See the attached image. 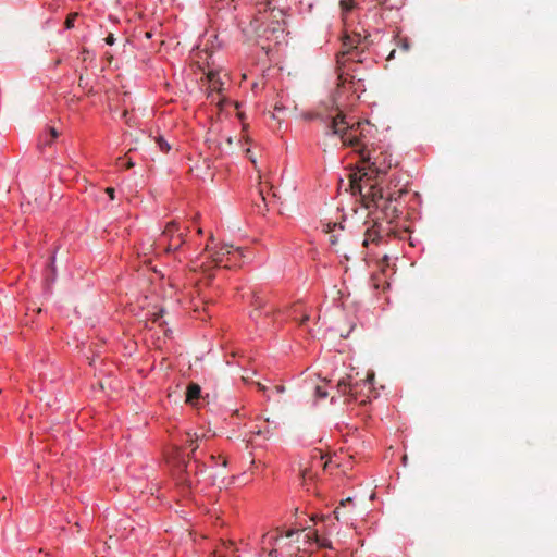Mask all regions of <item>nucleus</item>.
I'll use <instances>...</instances> for the list:
<instances>
[{
	"label": "nucleus",
	"instance_id": "1",
	"mask_svg": "<svg viewBox=\"0 0 557 557\" xmlns=\"http://www.w3.org/2000/svg\"><path fill=\"white\" fill-rule=\"evenodd\" d=\"M344 36L342 50L336 55L337 87L334 94L315 110L326 132L337 135L344 146L363 153L370 138L371 125L368 120L355 121L347 112L355 106L363 91L362 78L357 77L358 66L372 62L370 33L359 22L355 24V0H341Z\"/></svg>",
	"mask_w": 557,
	"mask_h": 557
},
{
	"label": "nucleus",
	"instance_id": "2",
	"mask_svg": "<svg viewBox=\"0 0 557 557\" xmlns=\"http://www.w3.org/2000/svg\"><path fill=\"white\" fill-rule=\"evenodd\" d=\"M391 164H377L368 157L360 168L350 174V190L359 196L366 208L373 207L374 212L364 221L362 245H379L386 242L392 232L391 222L401 215L407 207L418 202V194L409 188L408 175L393 171L387 182L382 177Z\"/></svg>",
	"mask_w": 557,
	"mask_h": 557
},
{
	"label": "nucleus",
	"instance_id": "3",
	"mask_svg": "<svg viewBox=\"0 0 557 557\" xmlns=\"http://www.w3.org/2000/svg\"><path fill=\"white\" fill-rule=\"evenodd\" d=\"M202 236L200 227L191 233L187 226L171 221L164 226L157 245L168 253L173 252L180 262H187L190 271L202 270L209 278L215 276L212 273L214 269L231 270L245 262L246 255L240 247L219 243L212 234L202 247Z\"/></svg>",
	"mask_w": 557,
	"mask_h": 557
},
{
	"label": "nucleus",
	"instance_id": "4",
	"mask_svg": "<svg viewBox=\"0 0 557 557\" xmlns=\"http://www.w3.org/2000/svg\"><path fill=\"white\" fill-rule=\"evenodd\" d=\"M301 535L308 542V547H305L304 550L332 547L331 541L318 528L309 529L305 534L296 529L283 530L281 528H275L262 535L260 541V554L263 557L283 556L286 545L282 544V541L292 537H297L298 541Z\"/></svg>",
	"mask_w": 557,
	"mask_h": 557
},
{
	"label": "nucleus",
	"instance_id": "5",
	"mask_svg": "<svg viewBox=\"0 0 557 557\" xmlns=\"http://www.w3.org/2000/svg\"><path fill=\"white\" fill-rule=\"evenodd\" d=\"M200 436L195 432H186L182 444H173L164 453V458L170 467L176 484L184 491H189L193 481L189 475L190 453L198 448Z\"/></svg>",
	"mask_w": 557,
	"mask_h": 557
},
{
	"label": "nucleus",
	"instance_id": "6",
	"mask_svg": "<svg viewBox=\"0 0 557 557\" xmlns=\"http://www.w3.org/2000/svg\"><path fill=\"white\" fill-rule=\"evenodd\" d=\"M208 88L207 99L222 108L226 100L224 82L219 71L210 70L207 73Z\"/></svg>",
	"mask_w": 557,
	"mask_h": 557
},
{
	"label": "nucleus",
	"instance_id": "7",
	"mask_svg": "<svg viewBox=\"0 0 557 557\" xmlns=\"http://www.w3.org/2000/svg\"><path fill=\"white\" fill-rule=\"evenodd\" d=\"M286 317L298 322L300 326H305L310 319V312L302 302H295L288 308Z\"/></svg>",
	"mask_w": 557,
	"mask_h": 557
},
{
	"label": "nucleus",
	"instance_id": "8",
	"mask_svg": "<svg viewBox=\"0 0 557 557\" xmlns=\"http://www.w3.org/2000/svg\"><path fill=\"white\" fill-rule=\"evenodd\" d=\"M250 3L256 9L255 21L260 24L265 22L267 14H272L274 11L272 0H250Z\"/></svg>",
	"mask_w": 557,
	"mask_h": 557
},
{
	"label": "nucleus",
	"instance_id": "9",
	"mask_svg": "<svg viewBox=\"0 0 557 557\" xmlns=\"http://www.w3.org/2000/svg\"><path fill=\"white\" fill-rule=\"evenodd\" d=\"M235 543L232 541L220 540L212 552V557H237Z\"/></svg>",
	"mask_w": 557,
	"mask_h": 557
},
{
	"label": "nucleus",
	"instance_id": "10",
	"mask_svg": "<svg viewBox=\"0 0 557 557\" xmlns=\"http://www.w3.org/2000/svg\"><path fill=\"white\" fill-rule=\"evenodd\" d=\"M58 131L49 126L44 133H41L38 137V147L39 149H44L48 146H51L53 141L58 138Z\"/></svg>",
	"mask_w": 557,
	"mask_h": 557
},
{
	"label": "nucleus",
	"instance_id": "11",
	"mask_svg": "<svg viewBox=\"0 0 557 557\" xmlns=\"http://www.w3.org/2000/svg\"><path fill=\"white\" fill-rule=\"evenodd\" d=\"M196 294L198 297L200 296L198 287L196 285V281L193 280L188 286L184 285L183 289L181 290V297L178 298V301H184L187 297H189L190 302L194 306H197L196 304H194Z\"/></svg>",
	"mask_w": 557,
	"mask_h": 557
},
{
	"label": "nucleus",
	"instance_id": "12",
	"mask_svg": "<svg viewBox=\"0 0 557 557\" xmlns=\"http://www.w3.org/2000/svg\"><path fill=\"white\" fill-rule=\"evenodd\" d=\"M343 230L341 223L336 222H326L322 223V230L324 233L329 234V242L332 246L337 244V236L335 235L336 230Z\"/></svg>",
	"mask_w": 557,
	"mask_h": 557
},
{
	"label": "nucleus",
	"instance_id": "13",
	"mask_svg": "<svg viewBox=\"0 0 557 557\" xmlns=\"http://www.w3.org/2000/svg\"><path fill=\"white\" fill-rule=\"evenodd\" d=\"M201 396V387L196 383H189L186 389V403L195 405Z\"/></svg>",
	"mask_w": 557,
	"mask_h": 557
},
{
	"label": "nucleus",
	"instance_id": "14",
	"mask_svg": "<svg viewBox=\"0 0 557 557\" xmlns=\"http://www.w3.org/2000/svg\"><path fill=\"white\" fill-rule=\"evenodd\" d=\"M337 387L342 394L355 397L357 386L351 383L350 376L339 380Z\"/></svg>",
	"mask_w": 557,
	"mask_h": 557
},
{
	"label": "nucleus",
	"instance_id": "15",
	"mask_svg": "<svg viewBox=\"0 0 557 557\" xmlns=\"http://www.w3.org/2000/svg\"><path fill=\"white\" fill-rule=\"evenodd\" d=\"M286 107L282 102V100H278L274 103L273 110L269 111V117L272 120H276L280 124L282 121V114L285 112Z\"/></svg>",
	"mask_w": 557,
	"mask_h": 557
},
{
	"label": "nucleus",
	"instance_id": "16",
	"mask_svg": "<svg viewBox=\"0 0 557 557\" xmlns=\"http://www.w3.org/2000/svg\"><path fill=\"white\" fill-rule=\"evenodd\" d=\"M150 136L152 137L153 141L156 143L157 147L161 152L169 153L171 151L172 147L170 143L161 134L158 133L154 136Z\"/></svg>",
	"mask_w": 557,
	"mask_h": 557
},
{
	"label": "nucleus",
	"instance_id": "17",
	"mask_svg": "<svg viewBox=\"0 0 557 557\" xmlns=\"http://www.w3.org/2000/svg\"><path fill=\"white\" fill-rule=\"evenodd\" d=\"M346 506H354L352 498L348 497L346 499L341 500L339 506H337L335 508V510L333 511L336 520H339V518H341V515H342L341 509H342V507H346Z\"/></svg>",
	"mask_w": 557,
	"mask_h": 557
},
{
	"label": "nucleus",
	"instance_id": "18",
	"mask_svg": "<svg viewBox=\"0 0 557 557\" xmlns=\"http://www.w3.org/2000/svg\"><path fill=\"white\" fill-rule=\"evenodd\" d=\"M302 479H304V485L307 487L308 491H311V481L314 479V474L311 469H305L302 471Z\"/></svg>",
	"mask_w": 557,
	"mask_h": 557
},
{
	"label": "nucleus",
	"instance_id": "19",
	"mask_svg": "<svg viewBox=\"0 0 557 557\" xmlns=\"http://www.w3.org/2000/svg\"><path fill=\"white\" fill-rule=\"evenodd\" d=\"M77 16H78V14L76 12L70 13L66 16L65 22H64L65 29H72L75 26V21H76Z\"/></svg>",
	"mask_w": 557,
	"mask_h": 557
},
{
	"label": "nucleus",
	"instance_id": "20",
	"mask_svg": "<svg viewBox=\"0 0 557 557\" xmlns=\"http://www.w3.org/2000/svg\"><path fill=\"white\" fill-rule=\"evenodd\" d=\"M210 460H211V463L212 466H223V467H226L227 466V460L226 458L222 457V456H214V455H211L210 456Z\"/></svg>",
	"mask_w": 557,
	"mask_h": 557
},
{
	"label": "nucleus",
	"instance_id": "21",
	"mask_svg": "<svg viewBox=\"0 0 557 557\" xmlns=\"http://www.w3.org/2000/svg\"><path fill=\"white\" fill-rule=\"evenodd\" d=\"M317 454L319 455V459L313 461L312 467L325 469L327 467V461L323 460L324 456L321 454V451H318Z\"/></svg>",
	"mask_w": 557,
	"mask_h": 557
},
{
	"label": "nucleus",
	"instance_id": "22",
	"mask_svg": "<svg viewBox=\"0 0 557 557\" xmlns=\"http://www.w3.org/2000/svg\"><path fill=\"white\" fill-rule=\"evenodd\" d=\"M327 519H330V517L324 515H313L311 517V520L314 522L315 525H318L319 522H324Z\"/></svg>",
	"mask_w": 557,
	"mask_h": 557
},
{
	"label": "nucleus",
	"instance_id": "23",
	"mask_svg": "<svg viewBox=\"0 0 557 557\" xmlns=\"http://www.w3.org/2000/svg\"><path fill=\"white\" fill-rule=\"evenodd\" d=\"M294 541V537L292 539H287L285 541H282V544H285L286 545V548H285V553L284 555H292V553L289 552V548L292 546V542Z\"/></svg>",
	"mask_w": 557,
	"mask_h": 557
},
{
	"label": "nucleus",
	"instance_id": "24",
	"mask_svg": "<svg viewBox=\"0 0 557 557\" xmlns=\"http://www.w3.org/2000/svg\"><path fill=\"white\" fill-rule=\"evenodd\" d=\"M104 193L108 195L110 200H113L115 198V190L113 187H107L104 189Z\"/></svg>",
	"mask_w": 557,
	"mask_h": 557
},
{
	"label": "nucleus",
	"instance_id": "25",
	"mask_svg": "<svg viewBox=\"0 0 557 557\" xmlns=\"http://www.w3.org/2000/svg\"><path fill=\"white\" fill-rule=\"evenodd\" d=\"M104 41H106V44H107V45H109V46L114 45V42H115L114 35L110 33V34L104 38Z\"/></svg>",
	"mask_w": 557,
	"mask_h": 557
},
{
	"label": "nucleus",
	"instance_id": "26",
	"mask_svg": "<svg viewBox=\"0 0 557 557\" xmlns=\"http://www.w3.org/2000/svg\"><path fill=\"white\" fill-rule=\"evenodd\" d=\"M315 393H317V395H318L319 397H321V398H324V397H326V395H327V394H326V392L322 391V387H320V386H318V387L315 388Z\"/></svg>",
	"mask_w": 557,
	"mask_h": 557
},
{
	"label": "nucleus",
	"instance_id": "27",
	"mask_svg": "<svg viewBox=\"0 0 557 557\" xmlns=\"http://www.w3.org/2000/svg\"><path fill=\"white\" fill-rule=\"evenodd\" d=\"M274 320L276 321L278 318H282L283 313L281 311L274 312Z\"/></svg>",
	"mask_w": 557,
	"mask_h": 557
},
{
	"label": "nucleus",
	"instance_id": "28",
	"mask_svg": "<svg viewBox=\"0 0 557 557\" xmlns=\"http://www.w3.org/2000/svg\"><path fill=\"white\" fill-rule=\"evenodd\" d=\"M124 166L125 169H131L132 166H134V163L131 160H128Z\"/></svg>",
	"mask_w": 557,
	"mask_h": 557
},
{
	"label": "nucleus",
	"instance_id": "29",
	"mask_svg": "<svg viewBox=\"0 0 557 557\" xmlns=\"http://www.w3.org/2000/svg\"><path fill=\"white\" fill-rule=\"evenodd\" d=\"M253 305L257 307H261V300L259 299V297H256Z\"/></svg>",
	"mask_w": 557,
	"mask_h": 557
},
{
	"label": "nucleus",
	"instance_id": "30",
	"mask_svg": "<svg viewBox=\"0 0 557 557\" xmlns=\"http://www.w3.org/2000/svg\"><path fill=\"white\" fill-rule=\"evenodd\" d=\"M258 88H259V84H258V83H255V84L252 85V90H253L255 92H257V89H258Z\"/></svg>",
	"mask_w": 557,
	"mask_h": 557
},
{
	"label": "nucleus",
	"instance_id": "31",
	"mask_svg": "<svg viewBox=\"0 0 557 557\" xmlns=\"http://www.w3.org/2000/svg\"><path fill=\"white\" fill-rule=\"evenodd\" d=\"M50 259H51V263H54V261H55V256H54V255H53V256H51V258H50Z\"/></svg>",
	"mask_w": 557,
	"mask_h": 557
}]
</instances>
